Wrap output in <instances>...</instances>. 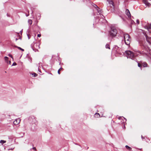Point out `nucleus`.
Listing matches in <instances>:
<instances>
[{
	"label": "nucleus",
	"mask_w": 151,
	"mask_h": 151,
	"mask_svg": "<svg viewBox=\"0 0 151 151\" xmlns=\"http://www.w3.org/2000/svg\"><path fill=\"white\" fill-rule=\"evenodd\" d=\"M117 32L116 29L114 27L111 28V30L109 31V35L112 37L116 36Z\"/></svg>",
	"instance_id": "1"
},
{
	"label": "nucleus",
	"mask_w": 151,
	"mask_h": 151,
	"mask_svg": "<svg viewBox=\"0 0 151 151\" xmlns=\"http://www.w3.org/2000/svg\"><path fill=\"white\" fill-rule=\"evenodd\" d=\"M124 37L125 44L127 45H129L131 40L130 36L128 34H124Z\"/></svg>",
	"instance_id": "2"
},
{
	"label": "nucleus",
	"mask_w": 151,
	"mask_h": 151,
	"mask_svg": "<svg viewBox=\"0 0 151 151\" xmlns=\"http://www.w3.org/2000/svg\"><path fill=\"white\" fill-rule=\"evenodd\" d=\"M125 53L127 58L133 59L134 57V53L130 51H125Z\"/></svg>",
	"instance_id": "3"
},
{
	"label": "nucleus",
	"mask_w": 151,
	"mask_h": 151,
	"mask_svg": "<svg viewBox=\"0 0 151 151\" xmlns=\"http://www.w3.org/2000/svg\"><path fill=\"white\" fill-rule=\"evenodd\" d=\"M107 1H108L109 4L111 8L113 9V10H114L115 6L113 0H107Z\"/></svg>",
	"instance_id": "4"
},
{
	"label": "nucleus",
	"mask_w": 151,
	"mask_h": 151,
	"mask_svg": "<svg viewBox=\"0 0 151 151\" xmlns=\"http://www.w3.org/2000/svg\"><path fill=\"white\" fill-rule=\"evenodd\" d=\"M125 13L129 18L131 17V15L130 12L128 9H127L125 11Z\"/></svg>",
	"instance_id": "5"
},
{
	"label": "nucleus",
	"mask_w": 151,
	"mask_h": 151,
	"mask_svg": "<svg viewBox=\"0 0 151 151\" xmlns=\"http://www.w3.org/2000/svg\"><path fill=\"white\" fill-rule=\"evenodd\" d=\"M20 121L21 120L19 118L17 119H16V120L14 122V124L15 125H17L20 122Z\"/></svg>",
	"instance_id": "6"
},
{
	"label": "nucleus",
	"mask_w": 151,
	"mask_h": 151,
	"mask_svg": "<svg viewBox=\"0 0 151 151\" xmlns=\"http://www.w3.org/2000/svg\"><path fill=\"white\" fill-rule=\"evenodd\" d=\"M146 39L147 41L149 43L151 44V37H148L147 35H145Z\"/></svg>",
	"instance_id": "7"
},
{
	"label": "nucleus",
	"mask_w": 151,
	"mask_h": 151,
	"mask_svg": "<svg viewBox=\"0 0 151 151\" xmlns=\"http://www.w3.org/2000/svg\"><path fill=\"white\" fill-rule=\"evenodd\" d=\"M143 2L146 5L150 6V4L148 2V1L146 0H143Z\"/></svg>",
	"instance_id": "8"
},
{
	"label": "nucleus",
	"mask_w": 151,
	"mask_h": 151,
	"mask_svg": "<svg viewBox=\"0 0 151 151\" xmlns=\"http://www.w3.org/2000/svg\"><path fill=\"white\" fill-rule=\"evenodd\" d=\"M96 9L97 11L99 13V14H100V13H101V10H100V9L98 7L96 8Z\"/></svg>",
	"instance_id": "9"
},
{
	"label": "nucleus",
	"mask_w": 151,
	"mask_h": 151,
	"mask_svg": "<svg viewBox=\"0 0 151 151\" xmlns=\"http://www.w3.org/2000/svg\"><path fill=\"white\" fill-rule=\"evenodd\" d=\"M145 28H146L149 31V30L151 29V24L149 26H146V27H145Z\"/></svg>",
	"instance_id": "10"
},
{
	"label": "nucleus",
	"mask_w": 151,
	"mask_h": 151,
	"mask_svg": "<svg viewBox=\"0 0 151 151\" xmlns=\"http://www.w3.org/2000/svg\"><path fill=\"white\" fill-rule=\"evenodd\" d=\"M142 65L144 67H145L147 66V65L146 62H144L142 63Z\"/></svg>",
	"instance_id": "11"
},
{
	"label": "nucleus",
	"mask_w": 151,
	"mask_h": 151,
	"mask_svg": "<svg viewBox=\"0 0 151 151\" xmlns=\"http://www.w3.org/2000/svg\"><path fill=\"white\" fill-rule=\"evenodd\" d=\"M125 147H126V148L128 150H129V151H131V150H132V148L131 147H129V146H128V145H126L125 146Z\"/></svg>",
	"instance_id": "12"
},
{
	"label": "nucleus",
	"mask_w": 151,
	"mask_h": 151,
	"mask_svg": "<svg viewBox=\"0 0 151 151\" xmlns=\"http://www.w3.org/2000/svg\"><path fill=\"white\" fill-rule=\"evenodd\" d=\"M105 47L107 49L108 48L109 49H110V47L109 45V44H107L106 45V46H105Z\"/></svg>",
	"instance_id": "13"
},
{
	"label": "nucleus",
	"mask_w": 151,
	"mask_h": 151,
	"mask_svg": "<svg viewBox=\"0 0 151 151\" xmlns=\"http://www.w3.org/2000/svg\"><path fill=\"white\" fill-rule=\"evenodd\" d=\"M28 22L30 24H31L32 23V20L31 19H29L28 20Z\"/></svg>",
	"instance_id": "14"
},
{
	"label": "nucleus",
	"mask_w": 151,
	"mask_h": 151,
	"mask_svg": "<svg viewBox=\"0 0 151 151\" xmlns=\"http://www.w3.org/2000/svg\"><path fill=\"white\" fill-rule=\"evenodd\" d=\"M6 142V141L3 140H1L0 142L2 144H3L4 143H5Z\"/></svg>",
	"instance_id": "15"
},
{
	"label": "nucleus",
	"mask_w": 151,
	"mask_h": 151,
	"mask_svg": "<svg viewBox=\"0 0 151 151\" xmlns=\"http://www.w3.org/2000/svg\"><path fill=\"white\" fill-rule=\"evenodd\" d=\"M4 60L6 61L7 62V61H8V58L6 56L5 57H4Z\"/></svg>",
	"instance_id": "16"
},
{
	"label": "nucleus",
	"mask_w": 151,
	"mask_h": 151,
	"mask_svg": "<svg viewBox=\"0 0 151 151\" xmlns=\"http://www.w3.org/2000/svg\"><path fill=\"white\" fill-rule=\"evenodd\" d=\"M148 47H145L144 46H143V49H144V50H145L147 51H148Z\"/></svg>",
	"instance_id": "17"
},
{
	"label": "nucleus",
	"mask_w": 151,
	"mask_h": 151,
	"mask_svg": "<svg viewBox=\"0 0 151 151\" xmlns=\"http://www.w3.org/2000/svg\"><path fill=\"white\" fill-rule=\"evenodd\" d=\"M18 49H19L21 50L22 51H24V50L22 48H21L20 47H16Z\"/></svg>",
	"instance_id": "18"
},
{
	"label": "nucleus",
	"mask_w": 151,
	"mask_h": 151,
	"mask_svg": "<svg viewBox=\"0 0 151 151\" xmlns=\"http://www.w3.org/2000/svg\"><path fill=\"white\" fill-rule=\"evenodd\" d=\"M34 77H36L37 76V74L36 73H34L32 74Z\"/></svg>",
	"instance_id": "19"
},
{
	"label": "nucleus",
	"mask_w": 151,
	"mask_h": 151,
	"mask_svg": "<svg viewBox=\"0 0 151 151\" xmlns=\"http://www.w3.org/2000/svg\"><path fill=\"white\" fill-rule=\"evenodd\" d=\"M7 63L9 65L11 64V61L10 60H9L8 61H7Z\"/></svg>",
	"instance_id": "20"
},
{
	"label": "nucleus",
	"mask_w": 151,
	"mask_h": 151,
	"mask_svg": "<svg viewBox=\"0 0 151 151\" xmlns=\"http://www.w3.org/2000/svg\"><path fill=\"white\" fill-rule=\"evenodd\" d=\"M137 23L138 24H139V19H137L136 21Z\"/></svg>",
	"instance_id": "21"
},
{
	"label": "nucleus",
	"mask_w": 151,
	"mask_h": 151,
	"mask_svg": "<svg viewBox=\"0 0 151 151\" xmlns=\"http://www.w3.org/2000/svg\"><path fill=\"white\" fill-rule=\"evenodd\" d=\"M138 67H142L141 65L139 64V63H138Z\"/></svg>",
	"instance_id": "22"
},
{
	"label": "nucleus",
	"mask_w": 151,
	"mask_h": 151,
	"mask_svg": "<svg viewBox=\"0 0 151 151\" xmlns=\"http://www.w3.org/2000/svg\"><path fill=\"white\" fill-rule=\"evenodd\" d=\"M17 65V64L16 63H13V64H12V66H14V65Z\"/></svg>",
	"instance_id": "23"
},
{
	"label": "nucleus",
	"mask_w": 151,
	"mask_h": 151,
	"mask_svg": "<svg viewBox=\"0 0 151 151\" xmlns=\"http://www.w3.org/2000/svg\"><path fill=\"white\" fill-rule=\"evenodd\" d=\"M93 6L96 9V8L98 7V6L96 4H94V5H93Z\"/></svg>",
	"instance_id": "24"
},
{
	"label": "nucleus",
	"mask_w": 151,
	"mask_h": 151,
	"mask_svg": "<svg viewBox=\"0 0 151 151\" xmlns=\"http://www.w3.org/2000/svg\"><path fill=\"white\" fill-rule=\"evenodd\" d=\"M41 36V35L40 34H38V35H37V37H40Z\"/></svg>",
	"instance_id": "25"
},
{
	"label": "nucleus",
	"mask_w": 151,
	"mask_h": 151,
	"mask_svg": "<svg viewBox=\"0 0 151 151\" xmlns=\"http://www.w3.org/2000/svg\"><path fill=\"white\" fill-rule=\"evenodd\" d=\"M9 56L10 57H11V58H12V59H13V58L12 56V55H11V54H9Z\"/></svg>",
	"instance_id": "26"
},
{
	"label": "nucleus",
	"mask_w": 151,
	"mask_h": 151,
	"mask_svg": "<svg viewBox=\"0 0 151 151\" xmlns=\"http://www.w3.org/2000/svg\"><path fill=\"white\" fill-rule=\"evenodd\" d=\"M60 70H58V73L59 74H60Z\"/></svg>",
	"instance_id": "27"
},
{
	"label": "nucleus",
	"mask_w": 151,
	"mask_h": 151,
	"mask_svg": "<svg viewBox=\"0 0 151 151\" xmlns=\"http://www.w3.org/2000/svg\"><path fill=\"white\" fill-rule=\"evenodd\" d=\"M32 149H33V150H36V148L35 147H33Z\"/></svg>",
	"instance_id": "28"
},
{
	"label": "nucleus",
	"mask_w": 151,
	"mask_h": 151,
	"mask_svg": "<svg viewBox=\"0 0 151 151\" xmlns=\"http://www.w3.org/2000/svg\"><path fill=\"white\" fill-rule=\"evenodd\" d=\"M141 138L142 139H143L145 138V137L142 136V135L141 136Z\"/></svg>",
	"instance_id": "29"
},
{
	"label": "nucleus",
	"mask_w": 151,
	"mask_h": 151,
	"mask_svg": "<svg viewBox=\"0 0 151 151\" xmlns=\"http://www.w3.org/2000/svg\"><path fill=\"white\" fill-rule=\"evenodd\" d=\"M96 114L97 115V116H98V115L99 116H100V115H99V113H96Z\"/></svg>",
	"instance_id": "30"
},
{
	"label": "nucleus",
	"mask_w": 151,
	"mask_h": 151,
	"mask_svg": "<svg viewBox=\"0 0 151 151\" xmlns=\"http://www.w3.org/2000/svg\"><path fill=\"white\" fill-rule=\"evenodd\" d=\"M106 20H105V19H103V22H105L106 21Z\"/></svg>",
	"instance_id": "31"
},
{
	"label": "nucleus",
	"mask_w": 151,
	"mask_h": 151,
	"mask_svg": "<svg viewBox=\"0 0 151 151\" xmlns=\"http://www.w3.org/2000/svg\"><path fill=\"white\" fill-rule=\"evenodd\" d=\"M62 69H63V68H60L59 70H61Z\"/></svg>",
	"instance_id": "32"
},
{
	"label": "nucleus",
	"mask_w": 151,
	"mask_h": 151,
	"mask_svg": "<svg viewBox=\"0 0 151 151\" xmlns=\"http://www.w3.org/2000/svg\"><path fill=\"white\" fill-rule=\"evenodd\" d=\"M146 55H147L148 56H149V55H148V53H145Z\"/></svg>",
	"instance_id": "33"
},
{
	"label": "nucleus",
	"mask_w": 151,
	"mask_h": 151,
	"mask_svg": "<svg viewBox=\"0 0 151 151\" xmlns=\"http://www.w3.org/2000/svg\"><path fill=\"white\" fill-rule=\"evenodd\" d=\"M13 149H14L13 148V149H9V150H12Z\"/></svg>",
	"instance_id": "34"
},
{
	"label": "nucleus",
	"mask_w": 151,
	"mask_h": 151,
	"mask_svg": "<svg viewBox=\"0 0 151 151\" xmlns=\"http://www.w3.org/2000/svg\"><path fill=\"white\" fill-rule=\"evenodd\" d=\"M124 118V120H125V121H126V119H125L124 118Z\"/></svg>",
	"instance_id": "35"
},
{
	"label": "nucleus",
	"mask_w": 151,
	"mask_h": 151,
	"mask_svg": "<svg viewBox=\"0 0 151 151\" xmlns=\"http://www.w3.org/2000/svg\"><path fill=\"white\" fill-rule=\"evenodd\" d=\"M139 150H142V149L141 148V149H138Z\"/></svg>",
	"instance_id": "36"
},
{
	"label": "nucleus",
	"mask_w": 151,
	"mask_h": 151,
	"mask_svg": "<svg viewBox=\"0 0 151 151\" xmlns=\"http://www.w3.org/2000/svg\"><path fill=\"white\" fill-rule=\"evenodd\" d=\"M17 40H18V39H17V38H16V41H17Z\"/></svg>",
	"instance_id": "37"
},
{
	"label": "nucleus",
	"mask_w": 151,
	"mask_h": 151,
	"mask_svg": "<svg viewBox=\"0 0 151 151\" xmlns=\"http://www.w3.org/2000/svg\"><path fill=\"white\" fill-rule=\"evenodd\" d=\"M124 128H125V126H124Z\"/></svg>",
	"instance_id": "38"
}]
</instances>
